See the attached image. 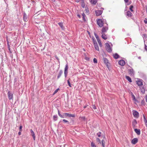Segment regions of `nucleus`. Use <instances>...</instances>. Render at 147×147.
I'll list each match as a JSON object with an SVG mask.
<instances>
[{
	"mask_svg": "<svg viewBox=\"0 0 147 147\" xmlns=\"http://www.w3.org/2000/svg\"><path fill=\"white\" fill-rule=\"evenodd\" d=\"M137 124V122L135 119L133 120L132 122V126L133 128L134 129V131L135 132L138 134V129L136 128L137 127L136 125Z\"/></svg>",
	"mask_w": 147,
	"mask_h": 147,
	"instance_id": "1",
	"label": "nucleus"
},
{
	"mask_svg": "<svg viewBox=\"0 0 147 147\" xmlns=\"http://www.w3.org/2000/svg\"><path fill=\"white\" fill-rule=\"evenodd\" d=\"M74 117L75 115L73 114H69L68 113H64L63 114L62 118H65L67 117Z\"/></svg>",
	"mask_w": 147,
	"mask_h": 147,
	"instance_id": "2",
	"label": "nucleus"
},
{
	"mask_svg": "<svg viewBox=\"0 0 147 147\" xmlns=\"http://www.w3.org/2000/svg\"><path fill=\"white\" fill-rule=\"evenodd\" d=\"M105 48L107 51L108 52H111L112 51V47H111L109 44L108 43H105Z\"/></svg>",
	"mask_w": 147,
	"mask_h": 147,
	"instance_id": "3",
	"label": "nucleus"
},
{
	"mask_svg": "<svg viewBox=\"0 0 147 147\" xmlns=\"http://www.w3.org/2000/svg\"><path fill=\"white\" fill-rule=\"evenodd\" d=\"M128 73L131 76H133L134 75L135 72L133 69L129 67L128 69Z\"/></svg>",
	"mask_w": 147,
	"mask_h": 147,
	"instance_id": "4",
	"label": "nucleus"
},
{
	"mask_svg": "<svg viewBox=\"0 0 147 147\" xmlns=\"http://www.w3.org/2000/svg\"><path fill=\"white\" fill-rule=\"evenodd\" d=\"M97 24L100 27H102L103 24V21L100 19H98L97 21Z\"/></svg>",
	"mask_w": 147,
	"mask_h": 147,
	"instance_id": "5",
	"label": "nucleus"
},
{
	"mask_svg": "<svg viewBox=\"0 0 147 147\" xmlns=\"http://www.w3.org/2000/svg\"><path fill=\"white\" fill-rule=\"evenodd\" d=\"M108 29V28L107 26H107H104L102 28L101 30V33H105L107 32Z\"/></svg>",
	"mask_w": 147,
	"mask_h": 147,
	"instance_id": "6",
	"label": "nucleus"
},
{
	"mask_svg": "<svg viewBox=\"0 0 147 147\" xmlns=\"http://www.w3.org/2000/svg\"><path fill=\"white\" fill-rule=\"evenodd\" d=\"M102 13V10H97L95 11V14L97 16H100Z\"/></svg>",
	"mask_w": 147,
	"mask_h": 147,
	"instance_id": "7",
	"label": "nucleus"
},
{
	"mask_svg": "<svg viewBox=\"0 0 147 147\" xmlns=\"http://www.w3.org/2000/svg\"><path fill=\"white\" fill-rule=\"evenodd\" d=\"M140 90L142 94H144L145 92V88L142 86H140Z\"/></svg>",
	"mask_w": 147,
	"mask_h": 147,
	"instance_id": "8",
	"label": "nucleus"
},
{
	"mask_svg": "<svg viewBox=\"0 0 147 147\" xmlns=\"http://www.w3.org/2000/svg\"><path fill=\"white\" fill-rule=\"evenodd\" d=\"M8 98L9 100L13 98V94L11 92L9 91L8 92Z\"/></svg>",
	"mask_w": 147,
	"mask_h": 147,
	"instance_id": "9",
	"label": "nucleus"
},
{
	"mask_svg": "<svg viewBox=\"0 0 147 147\" xmlns=\"http://www.w3.org/2000/svg\"><path fill=\"white\" fill-rule=\"evenodd\" d=\"M119 63L121 66H123L125 64V62L123 60H121L119 61Z\"/></svg>",
	"mask_w": 147,
	"mask_h": 147,
	"instance_id": "10",
	"label": "nucleus"
},
{
	"mask_svg": "<svg viewBox=\"0 0 147 147\" xmlns=\"http://www.w3.org/2000/svg\"><path fill=\"white\" fill-rule=\"evenodd\" d=\"M132 112L134 116L135 117L137 118L138 117V112L135 110H133Z\"/></svg>",
	"mask_w": 147,
	"mask_h": 147,
	"instance_id": "11",
	"label": "nucleus"
},
{
	"mask_svg": "<svg viewBox=\"0 0 147 147\" xmlns=\"http://www.w3.org/2000/svg\"><path fill=\"white\" fill-rule=\"evenodd\" d=\"M30 133L31 136H32L33 139L34 140H35V134L33 131L31 129L30 130Z\"/></svg>",
	"mask_w": 147,
	"mask_h": 147,
	"instance_id": "12",
	"label": "nucleus"
},
{
	"mask_svg": "<svg viewBox=\"0 0 147 147\" xmlns=\"http://www.w3.org/2000/svg\"><path fill=\"white\" fill-rule=\"evenodd\" d=\"M138 141V140L137 138H134L131 140V142L133 144H135Z\"/></svg>",
	"mask_w": 147,
	"mask_h": 147,
	"instance_id": "13",
	"label": "nucleus"
},
{
	"mask_svg": "<svg viewBox=\"0 0 147 147\" xmlns=\"http://www.w3.org/2000/svg\"><path fill=\"white\" fill-rule=\"evenodd\" d=\"M94 46L95 49L97 51H99V48L98 46V45L97 42L94 43Z\"/></svg>",
	"mask_w": 147,
	"mask_h": 147,
	"instance_id": "14",
	"label": "nucleus"
},
{
	"mask_svg": "<svg viewBox=\"0 0 147 147\" xmlns=\"http://www.w3.org/2000/svg\"><path fill=\"white\" fill-rule=\"evenodd\" d=\"M28 16L26 13H24V20L25 22L27 21L28 20Z\"/></svg>",
	"mask_w": 147,
	"mask_h": 147,
	"instance_id": "15",
	"label": "nucleus"
},
{
	"mask_svg": "<svg viewBox=\"0 0 147 147\" xmlns=\"http://www.w3.org/2000/svg\"><path fill=\"white\" fill-rule=\"evenodd\" d=\"M102 35V38L105 40H106L107 38V35H106L105 33H101Z\"/></svg>",
	"mask_w": 147,
	"mask_h": 147,
	"instance_id": "16",
	"label": "nucleus"
},
{
	"mask_svg": "<svg viewBox=\"0 0 147 147\" xmlns=\"http://www.w3.org/2000/svg\"><path fill=\"white\" fill-rule=\"evenodd\" d=\"M143 80L140 79H138V86H141L143 85Z\"/></svg>",
	"mask_w": 147,
	"mask_h": 147,
	"instance_id": "17",
	"label": "nucleus"
},
{
	"mask_svg": "<svg viewBox=\"0 0 147 147\" xmlns=\"http://www.w3.org/2000/svg\"><path fill=\"white\" fill-rule=\"evenodd\" d=\"M126 15L128 17H131L132 16V14L130 11H128L127 12Z\"/></svg>",
	"mask_w": 147,
	"mask_h": 147,
	"instance_id": "18",
	"label": "nucleus"
},
{
	"mask_svg": "<svg viewBox=\"0 0 147 147\" xmlns=\"http://www.w3.org/2000/svg\"><path fill=\"white\" fill-rule=\"evenodd\" d=\"M58 24L62 30H64V27L63 26V23L62 22L59 23Z\"/></svg>",
	"mask_w": 147,
	"mask_h": 147,
	"instance_id": "19",
	"label": "nucleus"
},
{
	"mask_svg": "<svg viewBox=\"0 0 147 147\" xmlns=\"http://www.w3.org/2000/svg\"><path fill=\"white\" fill-rule=\"evenodd\" d=\"M63 73V71L62 70H60L57 77V79H59Z\"/></svg>",
	"mask_w": 147,
	"mask_h": 147,
	"instance_id": "20",
	"label": "nucleus"
},
{
	"mask_svg": "<svg viewBox=\"0 0 147 147\" xmlns=\"http://www.w3.org/2000/svg\"><path fill=\"white\" fill-rule=\"evenodd\" d=\"M115 59L118 58L119 57V55L117 53L113 55Z\"/></svg>",
	"mask_w": 147,
	"mask_h": 147,
	"instance_id": "21",
	"label": "nucleus"
},
{
	"mask_svg": "<svg viewBox=\"0 0 147 147\" xmlns=\"http://www.w3.org/2000/svg\"><path fill=\"white\" fill-rule=\"evenodd\" d=\"M125 78H126V79L127 80H128V81L129 82H131L132 81H131V79L129 77V76H125Z\"/></svg>",
	"mask_w": 147,
	"mask_h": 147,
	"instance_id": "22",
	"label": "nucleus"
},
{
	"mask_svg": "<svg viewBox=\"0 0 147 147\" xmlns=\"http://www.w3.org/2000/svg\"><path fill=\"white\" fill-rule=\"evenodd\" d=\"M104 62L107 65V63H108V60L106 58H103Z\"/></svg>",
	"mask_w": 147,
	"mask_h": 147,
	"instance_id": "23",
	"label": "nucleus"
},
{
	"mask_svg": "<svg viewBox=\"0 0 147 147\" xmlns=\"http://www.w3.org/2000/svg\"><path fill=\"white\" fill-rule=\"evenodd\" d=\"M90 2L92 4L95 5L97 2V0H91Z\"/></svg>",
	"mask_w": 147,
	"mask_h": 147,
	"instance_id": "24",
	"label": "nucleus"
},
{
	"mask_svg": "<svg viewBox=\"0 0 147 147\" xmlns=\"http://www.w3.org/2000/svg\"><path fill=\"white\" fill-rule=\"evenodd\" d=\"M96 142L98 144H101V142H100V140L98 138H97L96 139Z\"/></svg>",
	"mask_w": 147,
	"mask_h": 147,
	"instance_id": "25",
	"label": "nucleus"
},
{
	"mask_svg": "<svg viewBox=\"0 0 147 147\" xmlns=\"http://www.w3.org/2000/svg\"><path fill=\"white\" fill-rule=\"evenodd\" d=\"M103 147H105V141L104 140H102L101 142Z\"/></svg>",
	"mask_w": 147,
	"mask_h": 147,
	"instance_id": "26",
	"label": "nucleus"
},
{
	"mask_svg": "<svg viewBox=\"0 0 147 147\" xmlns=\"http://www.w3.org/2000/svg\"><path fill=\"white\" fill-rule=\"evenodd\" d=\"M144 42L145 49L146 51H147V41H144Z\"/></svg>",
	"mask_w": 147,
	"mask_h": 147,
	"instance_id": "27",
	"label": "nucleus"
},
{
	"mask_svg": "<svg viewBox=\"0 0 147 147\" xmlns=\"http://www.w3.org/2000/svg\"><path fill=\"white\" fill-rule=\"evenodd\" d=\"M143 116L144 118V122H145V125L147 127V121L146 120V119L145 117L144 114H143Z\"/></svg>",
	"mask_w": 147,
	"mask_h": 147,
	"instance_id": "28",
	"label": "nucleus"
},
{
	"mask_svg": "<svg viewBox=\"0 0 147 147\" xmlns=\"http://www.w3.org/2000/svg\"><path fill=\"white\" fill-rule=\"evenodd\" d=\"M97 40L98 43V44L100 46V47H101L102 46V43L101 42V41L100 39H99Z\"/></svg>",
	"mask_w": 147,
	"mask_h": 147,
	"instance_id": "29",
	"label": "nucleus"
},
{
	"mask_svg": "<svg viewBox=\"0 0 147 147\" xmlns=\"http://www.w3.org/2000/svg\"><path fill=\"white\" fill-rule=\"evenodd\" d=\"M53 119L55 121H56L57 119V115L53 116Z\"/></svg>",
	"mask_w": 147,
	"mask_h": 147,
	"instance_id": "30",
	"label": "nucleus"
},
{
	"mask_svg": "<svg viewBox=\"0 0 147 147\" xmlns=\"http://www.w3.org/2000/svg\"><path fill=\"white\" fill-rule=\"evenodd\" d=\"M82 1L81 6L82 7L84 8L85 6L84 0H82Z\"/></svg>",
	"mask_w": 147,
	"mask_h": 147,
	"instance_id": "31",
	"label": "nucleus"
},
{
	"mask_svg": "<svg viewBox=\"0 0 147 147\" xmlns=\"http://www.w3.org/2000/svg\"><path fill=\"white\" fill-rule=\"evenodd\" d=\"M67 73H68V70H65L64 74H65V78L66 77Z\"/></svg>",
	"mask_w": 147,
	"mask_h": 147,
	"instance_id": "32",
	"label": "nucleus"
},
{
	"mask_svg": "<svg viewBox=\"0 0 147 147\" xmlns=\"http://www.w3.org/2000/svg\"><path fill=\"white\" fill-rule=\"evenodd\" d=\"M63 121L64 123H67V124H69V122L68 121H67V120H65V119H63Z\"/></svg>",
	"mask_w": 147,
	"mask_h": 147,
	"instance_id": "33",
	"label": "nucleus"
},
{
	"mask_svg": "<svg viewBox=\"0 0 147 147\" xmlns=\"http://www.w3.org/2000/svg\"><path fill=\"white\" fill-rule=\"evenodd\" d=\"M94 36H95V37L96 38L97 40L100 39L96 33H94Z\"/></svg>",
	"mask_w": 147,
	"mask_h": 147,
	"instance_id": "34",
	"label": "nucleus"
},
{
	"mask_svg": "<svg viewBox=\"0 0 147 147\" xmlns=\"http://www.w3.org/2000/svg\"><path fill=\"white\" fill-rule=\"evenodd\" d=\"M133 8V6L132 5H131L130 6L129 9L131 11V12H133V10L132 9Z\"/></svg>",
	"mask_w": 147,
	"mask_h": 147,
	"instance_id": "35",
	"label": "nucleus"
},
{
	"mask_svg": "<svg viewBox=\"0 0 147 147\" xmlns=\"http://www.w3.org/2000/svg\"><path fill=\"white\" fill-rule=\"evenodd\" d=\"M91 147H96V146L95 145V144L93 142H92L91 143Z\"/></svg>",
	"mask_w": 147,
	"mask_h": 147,
	"instance_id": "36",
	"label": "nucleus"
},
{
	"mask_svg": "<svg viewBox=\"0 0 147 147\" xmlns=\"http://www.w3.org/2000/svg\"><path fill=\"white\" fill-rule=\"evenodd\" d=\"M59 90V89L58 88L57 89H56V90H55V92H54L53 93V95L54 94H55L56 93L58 92Z\"/></svg>",
	"mask_w": 147,
	"mask_h": 147,
	"instance_id": "37",
	"label": "nucleus"
},
{
	"mask_svg": "<svg viewBox=\"0 0 147 147\" xmlns=\"http://www.w3.org/2000/svg\"><path fill=\"white\" fill-rule=\"evenodd\" d=\"M67 83H68V85L70 87H71V85L70 82L69 81V80H68L67 81Z\"/></svg>",
	"mask_w": 147,
	"mask_h": 147,
	"instance_id": "38",
	"label": "nucleus"
},
{
	"mask_svg": "<svg viewBox=\"0 0 147 147\" xmlns=\"http://www.w3.org/2000/svg\"><path fill=\"white\" fill-rule=\"evenodd\" d=\"M58 114L59 115V116H60L62 118V115H61V114H60V112L59 110H58Z\"/></svg>",
	"mask_w": 147,
	"mask_h": 147,
	"instance_id": "39",
	"label": "nucleus"
},
{
	"mask_svg": "<svg viewBox=\"0 0 147 147\" xmlns=\"http://www.w3.org/2000/svg\"><path fill=\"white\" fill-rule=\"evenodd\" d=\"M9 41H7V47L8 48L9 50V51H10V45L9 44Z\"/></svg>",
	"mask_w": 147,
	"mask_h": 147,
	"instance_id": "40",
	"label": "nucleus"
},
{
	"mask_svg": "<svg viewBox=\"0 0 147 147\" xmlns=\"http://www.w3.org/2000/svg\"><path fill=\"white\" fill-rule=\"evenodd\" d=\"M93 62L94 63H97V60L96 58H94L93 59Z\"/></svg>",
	"mask_w": 147,
	"mask_h": 147,
	"instance_id": "41",
	"label": "nucleus"
},
{
	"mask_svg": "<svg viewBox=\"0 0 147 147\" xmlns=\"http://www.w3.org/2000/svg\"><path fill=\"white\" fill-rule=\"evenodd\" d=\"M68 65L67 64L65 65V70H68Z\"/></svg>",
	"mask_w": 147,
	"mask_h": 147,
	"instance_id": "42",
	"label": "nucleus"
},
{
	"mask_svg": "<svg viewBox=\"0 0 147 147\" xmlns=\"http://www.w3.org/2000/svg\"><path fill=\"white\" fill-rule=\"evenodd\" d=\"M101 134V132H99L97 134V135L98 136V137H99L100 136Z\"/></svg>",
	"mask_w": 147,
	"mask_h": 147,
	"instance_id": "43",
	"label": "nucleus"
},
{
	"mask_svg": "<svg viewBox=\"0 0 147 147\" xmlns=\"http://www.w3.org/2000/svg\"><path fill=\"white\" fill-rule=\"evenodd\" d=\"M132 98H133V100H134V101H136L134 95L133 94H132Z\"/></svg>",
	"mask_w": 147,
	"mask_h": 147,
	"instance_id": "44",
	"label": "nucleus"
},
{
	"mask_svg": "<svg viewBox=\"0 0 147 147\" xmlns=\"http://www.w3.org/2000/svg\"><path fill=\"white\" fill-rule=\"evenodd\" d=\"M141 103L142 105H144V104H145V102L144 101V100H142V101Z\"/></svg>",
	"mask_w": 147,
	"mask_h": 147,
	"instance_id": "45",
	"label": "nucleus"
},
{
	"mask_svg": "<svg viewBox=\"0 0 147 147\" xmlns=\"http://www.w3.org/2000/svg\"><path fill=\"white\" fill-rule=\"evenodd\" d=\"M22 126H20V127L19 129H20V131H22Z\"/></svg>",
	"mask_w": 147,
	"mask_h": 147,
	"instance_id": "46",
	"label": "nucleus"
},
{
	"mask_svg": "<svg viewBox=\"0 0 147 147\" xmlns=\"http://www.w3.org/2000/svg\"><path fill=\"white\" fill-rule=\"evenodd\" d=\"M92 107L94 109H96V107L95 105H93L92 106Z\"/></svg>",
	"mask_w": 147,
	"mask_h": 147,
	"instance_id": "47",
	"label": "nucleus"
},
{
	"mask_svg": "<svg viewBox=\"0 0 147 147\" xmlns=\"http://www.w3.org/2000/svg\"><path fill=\"white\" fill-rule=\"evenodd\" d=\"M93 43H94H94L95 42H97L96 40H94V39H93Z\"/></svg>",
	"mask_w": 147,
	"mask_h": 147,
	"instance_id": "48",
	"label": "nucleus"
},
{
	"mask_svg": "<svg viewBox=\"0 0 147 147\" xmlns=\"http://www.w3.org/2000/svg\"><path fill=\"white\" fill-rule=\"evenodd\" d=\"M82 16L83 17V19H84V17L85 16V14H84V13H83L82 14Z\"/></svg>",
	"mask_w": 147,
	"mask_h": 147,
	"instance_id": "49",
	"label": "nucleus"
},
{
	"mask_svg": "<svg viewBox=\"0 0 147 147\" xmlns=\"http://www.w3.org/2000/svg\"><path fill=\"white\" fill-rule=\"evenodd\" d=\"M144 22L145 24H147V20H144Z\"/></svg>",
	"mask_w": 147,
	"mask_h": 147,
	"instance_id": "50",
	"label": "nucleus"
},
{
	"mask_svg": "<svg viewBox=\"0 0 147 147\" xmlns=\"http://www.w3.org/2000/svg\"><path fill=\"white\" fill-rule=\"evenodd\" d=\"M124 1L125 3H127L128 2V0H124Z\"/></svg>",
	"mask_w": 147,
	"mask_h": 147,
	"instance_id": "51",
	"label": "nucleus"
},
{
	"mask_svg": "<svg viewBox=\"0 0 147 147\" xmlns=\"http://www.w3.org/2000/svg\"><path fill=\"white\" fill-rule=\"evenodd\" d=\"M140 130L138 129V135L140 134Z\"/></svg>",
	"mask_w": 147,
	"mask_h": 147,
	"instance_id": "52",
	"label": "nucleus"
},
{
	"mask_svg": "<svg viewBox=\"0 0 147 147\" xmlns=\"http://www.w3.org/2000/svg\"><path fill=\"white\" fill-rule=\"evenodd\" d=\"M18 134L19 135H21V131H20L19 132Z\"/></svg>",
	"mask_w": 147,
	"mask_h": 147,
	"instance_id": "53",
	"label": "nucleus"
},
{
	"mask_svg": "<svg viewBox=\"0 0 147 147\" xmlns=\"http://www.w3.org/2000/svg\"><path fill=\"white\" fill-rule=\"evenodd\" d=\"M138 59H141V57H138Z\"/></svg>",
	"mask_w": 147,
	"mask_h": 147,
	"instance_id": "54",
	"label": "nucleus"
},
{
	"mask_svg": "<svg viewBox=\"0 0 147 147\" xmlns=\"http://www.w3.org/2000/svg\"><path fill=\"white\" fill-rule=\"evenodd\" d=\"M52 2H54L55 1V0H51Z\"/></svg>",
	"mask_w": 147,
	"mask_h": 147,
	"instance_id": "55",
	"label": "nucleus"
},
{
	"mask_svg": "<svg viewBox=\"0 0 147 147\" xmlns=\"http://www.w3.org/2000/svg\"><path fill=\"white\" fill-rule=\"evenodd\" d=\"M136 84H138V81H136Z\"/></svg>",
	"mask_w": 147,
	"mask_h": 147,
	"instance_id": "56",
	"label": "nucleus"
},
{
	"mask_svg": "<svg viewBox=\"0 0 147 147\" xmlns=\"http://www.w3.org/2000/svg\"><path fill=\"white\" fill-rule=\"evenodd\" d=\"M79 0H78L77 1H77V2H79Z\"/></svg>",
	"mask_w": 147,
	"mask_h": 147,
	"instance_id": "57",
	"label": "nucleus"
},
{
	"mask_svg": "<svg viewBox=\"0 0 147 147\" xmlns=\"http://www.w3.org/2000/svg\"><path fill=\"white\" fill-rule=\"evenodd\" d=\"M82 118H83V119H85V117H82Z\"/></svg>",
	"mask_w": 147,
	"mask_h": 147,
	"instance_id": "58",
	"label": "nucleus"
},
{
	"mask_svg": "<svg viewBox=\"0 0 147 147\" xmlns=\"http://www.w3.org/2000/svg\"><path fill=\"white\" fill-rule=\"evenodd\" d=\"M101 9H102V10H103V9H104V8H101Z\"/></svg>",
	"mask_w": 147,
	"mask_h": 147,
	"instance_id": "59",
	"label": "nucleus"
},
{
	"mask_svg": "<svg viewBox=\"0 0 147 147\" xmlns=\"http://www.w3.org/2000/svg\"><path fill=\"white\" fill-rule=\"evenodd\" d=\"M86 107L85 106V107H84V108H86Z\"/></svg>",
	"mask_w": 147,
	"mask_h": 147,
	"instance_id": "60",
	"label": "nucleus"
},
{
	"mask_svg": "<svg viewBox=\"0 0 147 147\" xmlns=\"http://www.w3.org/2000/svg\"><path fill=\"white\" fill-rule=\"evenodd\" d=\"M78 16L80 17V16L79 15H78Z\"/></svg>",
	"mask_w": 147,
	"mask_h": 147,
	"instance_id": "61",
	"label": "nucleus"
},
{
	"mask_svg": "<svg viewBox=\"0 0 147 147\" xmlns=\"http://www.w3.org/2000/svg\"><path fill=\"white\" fill-rule=\"evenodd\" d=\"M56 58H57V59H58V58H57V57Z\"/></svg>",
	"mask_w": 147,
	"mask_h": 147,
	"instance_id": "62",
	"label": "nucleus"
}]
</instances>
